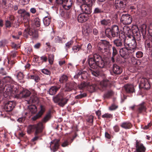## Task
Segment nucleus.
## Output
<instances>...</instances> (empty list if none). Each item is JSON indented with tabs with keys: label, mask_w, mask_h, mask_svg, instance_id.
I'll use <instances>...</instances> for the list:
<instances>
[{
	"label": "nucleus",
	"mask_w": 152,
	"mask_h": 152,
	"mask_svg": "<svg viewBox=\"0 0 152 152\" xmlns=\"http://www.w3.org/2000/svg\"><path fill=\"white\" fill-rule=\"evenodd\" d=\"M4 94H5L7 95V96H10V95L13 96L14 95H18V90L15 88H14L13 85L11 84H7L5 86L4 88ZM5 96V95H4Z\"/></svg>",
	"instance_id": "obj_1"
},
{
	"label": "nucleus",
	"mask_w": 152,
	"mask_h": 152,
	"mask_svg": "<svg viewBox=\"0 0 152 152\" xmlns=\"http://www.w3.org/2000/svg\"><path fill=\"white\" fill-rule=\"evenodd\" d=\"M119 32L118 26L117 25L112 26V28H107L105 31V34L107 36L110 38L111 37H118Z\"/></svg>",
	"instance_id": "obj_2"
},
{
	"label": "nucleus",
	"mask_w": 152,
	"mask_h": 152,
	"mask_svg": "<svg viewBox=\"0 0 152 152\" xmlns=\"http://www.w3.org/2000/svg\"><path fill=\"white\" fill-rule=\"evenodd\" d=\"M111 47L110 43L105 40H103L98 45V50L103 53L107 54L109 51V48Z\"/></svg>",
	"instance_id": "obj_3"
},
{
	"label": "nucleus",
	"mask_w": 152,
	"mask_h": 152,
	"mask_svg": "<svg viewBox=\"0 0 152 152\" xmlns=\"http://www.w3.org/2000/svg\"><path fill=\"white\" fill-rule=\"evenodd\" d=\"M123 41L125 47L131 51V53H133V36L126 37L124 35Z\"/></svg>",
	"instance_id": "obj_4"
},
{
	"label": "nucleus",
	"mask_w": 152,
	"mask_h": 152,
	"mask_svg": "<svg viewBox=\"0 0 152 152\" xmlns=\"http://www.w3.org/2000/svg\"><path fill=\"white\" fill-rule=\"evenodd\" d=\"M53 101L55 103L58 102V105L63 107L67 102L68 99L63 98V94L62 93L58 94L56 96L53 98Z\"/></svg>",
	"instance_id": "obj_5"
},
{
	"label": "nucleus",
	"mask_w": 152,
	"mask_h": 152,
	"mask_svg": "<svg viewBox=\"0 0 152 152\" xmlns=\"http://www.w3.org/2000/svg\"><path fill=\"white\" fill-rule=\"evenodd\" d=\"M92 2H88V3L83 4L78 6V7L80 9L82 12L85 14H89L91 12V7Z\"/></svg>",
	"instance_id": "obj_6"
},
{
	"label": "nucleus",
	"mask_w": 152,
	"mask_h": 152,
	"mask_svg": "<svg viewBox=\"0 0 152 152\" xmlns=\"http://www.w3.org/2000/svg\"><path fill=\"white\" fill-rule=\"evenodd\" d=\"M119 53L120 56L124 59L129 58L132 59L133 56V53H131V51L129 50L125 47L120 49Z\"/></svg>",
	"instance_id": "obj_7"
},
{
	"label": "nucleus",
	"mask_w": 152,
	"mask_h": 152,
	"mask_svg": "<svg viewBox=\"0 0 152 152\" xmlns=\"http://www.w3.org/2000/svg\"><path fill=\"white\" fill-rule=\"evenodd\" d=\"M19 13L21 14V16L23 18V22L26 25H29V20L30 18L29 12H26L24 10H20L18 11Z\"/></svg>",
	"instance_id": "obj_8"
},
{
	"label": "nucleus",
	"mask_w": 152,
	"mask_h": 152,
	"mask_svg": "<svg viewBox=\"0 0 152 152\" xmlns=\"http://www.w3.org/2000/svg\"><path fill=\"white\" fill-rule=\"evenodd\" d=\"M91 57L89 56L88 57V64L90 67L93 69H96L97 68V62L96 61V58H95V55Z\"/></svg>",
	"instance_id": "obj_9"
},
{
	"label": "nucleus",
	"mask_w": 152,
	"mask_h": 152,
	"mask_svg": "<svg viewBox=\"0 0 152 152\" xmlns=\"http://www.w3.org/2000/svg\"><path fill=\"white\" fill-rule=\"evenodd\" d=\"M59 139H55L52 140L50 142V147L52 151L55 152L58 150L59 146Z\"/></svg>",
	"instance_id": "obj_10"
},
{
	"label": "nucleus",
	"mask_w": 152,
	"mask_h": 152,
	"mask_svg": "<svg viewBox=\"0 0 152 152\" xmlns=\"http://www.w3.org/2000/svg\"><path fill=\"white\" fill-rule=\"evenodd\" d=\"M139 87L146 89H149L150 88V85L148 80L145 78H142L139 84Z\"/></svg>",
	"instance_id": "obj_11"
},
{
	"label": "nucleus",
	"mask_w": 152,
	"mask_h": 152,
	"mask_svg": "<svg viewBox=\"0 0 152 152\" xmlns=\"http://www.w3.org/2000/svg\"><path fill=\"white\" fill-rule=\"evenodd\" d=\"M121 21L124 24H129L132 21V18L129 14H123L121 17Z\"/></svg>",
	"instance_id": "obj_12"
},
{
	"label": "nucleus",
	"mask_w": 152,
	"mask_h": 152,
	"mask_svg": "<svg viewBox=\"0 0 152 152\" xmlns=\"http://www.w3.org/2000/svg\"><path fill=\"white\" fill-rule=\"evenodd\" d=\"M135 147L136 152H145V148L140 141L136 140Z\"/></svg>",
	"instance_id": "obj_13"
},
{
	"label": "nucleus",
	"mask_w": 152,
	"mask_h": 152,
	"mask_svg": "<svg viewBox=\"0 0 152 152\" xmlns=\"http://www.w3.org/2000/svg\"><path fill=\"white\" fill-rule=\"evenodd\" d=\"M16 105L14 101H9L6 103L4 106V109L7 112L11 111Z\"/></svg>",
	"instance_id": "obj_14"
},
{
	"label": "nucleus",
	"mask_w": 152,
	"mask_h": 152,
	"mask_svg": "<svg viewBox=\"0 0 152 152\" xmlns=\"http://www.w3.org/2000/svg\"><path fill=\"white\" fill-rule=\"evenodd\" d=\"M111 71L116 75L121 74L123 71L122 68L119 65L116 64H114L111 68Z\"/></svg>",
	"instance_id": "obj_15"
},
{
	"label": "nucleus",
	"mask_w": 152,
	"mask_h": 152,
	"mask_svg": "<svg viewBox=\"0 0 152 152\" xmlns=\"http://www.w3.org/2000/svg\"><path fill=\"white\" fill-rule=\"evenodd\" d=\"M114 5L116 9H124L125 6L126 4L122 0H115Z\"/></svg>",
	"instance_id": "obj_16"
},
{
	"label": "nucleus",
	"mask_w": 152,
	"mask_h": 152,
	"mask_svg": "<svg viewBox=\"0 0 152 152\" xmlns=\"http://www.w3.org/2000/svg\"><path fill=\"white\" fill-rule=\"evenodd\" d=\"M76 84L74 82H69L66 84L65 90L70 91L72 90H75L76 89Z\"/></svg>",
	"instance_id": "obj_17"
},
{
	"label": "nucleus",
	"mask_w": 152,
	"mask_h": 152,
	"mask_svg": "<svg viewBox=\"0 0 152 152\" xmlns=\"http://www.w3.org/2000/svg\"><path fill=\"white\" fill-rule=\"evenodd\" d=\"M95 58H96V61L97 62V67H99L101 68H103L104 66L105 63L104 61L102 59L101 57L99 55H95Z\"/></svg>",
	"instance_id": "obj_18"
},
{
	"label": "nucleus",
	"mask_w": 152,
	"mask_h": 152,
	"mask_svg": "<svg viewBox=\"0 0 152 152\" xmlns=\"http://www.w3.org/2000/svg\"><path fill=\"white\" fill-rule=\"evenodd\" d=\"M88 19V15L84 13L79 14L77 18L78 21L80 23L84 22L87 20Z\"/></svg>",
	"instance_id": "obj_19"
},
{
	"label": "nucleus",
	"mask_w": 152,
	"mask_h": 152,
	"mask_svg": "<svg viewBox=\"0 0 152 152\" xmlns=\"http://www.w3.org/2000/svg\"><path fill=\"white\" fill-rule=\"evenodd\" d=\"M72 4V0H66L62 4L63 7L66 10L69 9Z\"/></svg>",
	"instance_id": "obj_20"
},
{
	"label": "nucleus",
	"mask_w": 152,
	"mask_h": 152,
	"mask_svg": "<svg viewBox=\"0 0 152 152\" xmlns=\"http://www.w3.org/2000/svg\"><path fill=\"white\" fill-rule=\"evenodd\" d=\"M24 26L26 27V28L24 30L23 35L24 37L28 38V36L30 35L31 31H32L33 29L30 28L29 25H28L24 24Z\"/></svg>",
	"instance_id": "obj_21"
},
{
	"label": "nucleus",
	"mask_w": 152,
	"mask_h": 152,
	"mask_svg": "<svg viewBox=\"0 0 152 152\" xmlns=\"http://www.w3.org/2000/svg\"><path fill=\"white\" fill-rule=\"evenodd\" d=\"M40 108L41 110L38 113L32 118L33 121H35L39 118L44 113L45 111V108L42 105H41Z\"/></svg>",
	"instance_id": "obj_22"
},
{
	"label": "nucleus",
	"mask_w": 152,
	"mask_h": 152,
	"mask_svg": "<svg viewBox=\"0 0 152 152\" xmlns=\"http://www.w3.org/2000/svg\"><path fill=\"white\" fill-rule=\"evenodd\" d=\"M31 94L30 92L26 89H24L20 93L19 96L20 98H26Z\"/></svg>",
	"instance_id": "obj_23"
},
{
	"label": "nucleus",
	"mask_w": 152,
	"mask_h": 152,
	"mask_svg": "<svg viewBox=\"0 0 152 152\" xmlns=\"http://www.w3.org/2000/svg\"><path fill=\"white\" fill-rule=\"evenodd\" d=\"M42 122H39L37 124L34 125L35 129H36L35 134H37L42 131L43 128Z\"/></svg>",
	"instance_id": "obj_24"
},
{
	"label": "nucleus",
	"mask_w": 152,
	"mask_h": 152,
	"mask_svg": "<svg viewBox=\"0 0 152 152\" xmlns=\"http://www.w3.org/2000/svg\"><path fill=\"white\" fill-rule=\"evenodd\" d=\"M123 29L124 33L126 35V37L133 36V32L129 27L124 26Z\"/></svg>",
	"instance_id": "obj_25"
},
{
	"label": "nucleus",
	"mask_w": 152,
	"mask_h": 152,
	"mask_svg": "<svg viewBox=\"0 0 152 152\" xmlns=\"http://www.w3.org/2000/svg\"><path fill=\"white\" fill-rule=\"evenodd\" d=\"M87 89L90 92H93L95 91L97 88V85L95 84L88 83Z\"/></svg>",
	"instance_id": "obj_26"
},
{
	"label": "nucleus",
	"mask_w": 152,
	"mask_h": 152,
	"mask_svg": "<svg viewBox=\"0 0 152 152\" xmlns=\"http://www.w3.org/2000/svg\"><path fill=\"white\" fill-rule=\"evenodd\" d=\"M14 18L12 16H11L9 18V20L6 21L5 26L6 28H10L11 27L14 21Z\"/></svg>",
	"instance_id": "obj_27"
},
{
	"label": "nucleus",
	"mask_w": 152,
	"mask_h": 152,
	"mask_svg": "<svg viewBox=\"0 0 152 152\" xmlns=\"http://www.w3.org/2000/svg\"><path fill=\"white\" fill-rule=\"evenodd\" d=\"M59 88L60 87H57L56 86L51 87L49 90V94L52 95L55 94Z\"/></svg>",
	"instance_id": "obj_28"
},
{
	"label": "nucleus",
	"mask_w": 152,
	"mask_h": 152,
	"mask_svg": "<svg viewBox=\"0 0 152 152\" xmlns=\"http://www.w3.org/2000/svg\"><path fill=\"white\" fill-rule=\"evenodd\" d=\"M2 81L7 84H12L13 83V80L10 77H6L2 80Z\"/></svg>",
	"instance_id": "obj_29"
},
{
	"label": "nucleus",
	"mask_w": 152,
	"mask_h": 152,
	"mask_svg": "<svg viewBox=\"0 0 152 152\" xmlns=\"http://www.w3.org/2000/svg\"><path fill=\"white\" fill-rule=\"evenodd\" d=\"M124 87L127 92L131 93L133 92V86L132 85L127 84L125 85Z\"/></svg>",
	"instance_id": "obj_30"
},
{
	"label": "nucleus",
	"mask_w": 152,
	"mask_h": 152,
	"mask_svg": "<svg viewBox=\"0 0 152 152\" xmlns=\"http://www.w3.org/2000/svg\"><path fill=\"white\" fill-rule=\"evenodd\" d=\"M109 81L107 80H104L101 82L100 85L102 88H105L107 87L109 84Z\"/></svg>",
	"instance_id": "obj_31"
},
{
	"label": "nucleus",
	"mask_w": 152,
	"mask_h": 152,
	"mask_svg": "<svg viewBox=\"0 0 152 152\" xmlns=\"http://www.w3.org/2000/svg\"><path fill=\"white\" fill-rule=\"evenodd\" d=\"M113 55L112 56L111 58V61L113 63H114L115 61V58L117 54V50L114 47H113Z\"/></svg>",
	"instance_id": "obj_32"
},
{
	"label": "nucleus",
	"mask_w": 152,
	"mask_h": 152,
	"mask_svg": "<svg viewBox=\"0 0 152 152\" xmlns=\"http://www.w3.org/2000/svg\"><path fill=\"white\" fill-rule=\"evenodd\" d=\"M123 42H124V41H123V39L121 38L115 39L114 41V44L118 47L122 46Z\"/></svg>",
	"instance_id": "obj_33"
},
{
	"label": "nucleus",
	"mask_w": 152,
	"mask_h": 152,
	"mask_svg": "<svg viewBox=\"0 0 152 152\" xmlns=\"http://www.w3.org/2000/svg\"><path fill=\"white\" fill-rule=\"evenodd\" d=\"M51 118V114L50 113H49L46 114L45 116L42 120V122L43 123H45L48 121Z\"/></svg>",
	"instance_id": "obj_34"
},
{
	"label": "nucleus",
	"mask_w": 152,
	"mask_h": 152,
	"mask_svg": "<svg viewBox=\"0 0 152 152\" xmlns=\"http://www.w3.org/2000/svg\"><path fill=\"white\" fill-rule=\"evenodd\" d=\"M51 21V19L48 16L45 17L43 20V22L44 25L48 26L50 24Z\"/></svg>",
	"instance_id": "obj_35"
},
{
	"label": "nucleus",
	"mask_w": 152,
	"mask_h": 152,
	"mask_svg": "<svg viewBox=\"0 0 152 152\" xmlns=\"http://www.w3.org/2000/svg\"><path fill=\"white\" fill-rule=\"evenodd\" d=\"M111 22V20L107 19H104L100 21L101 24L104 26L110 25Z\"/></svg>",
	"instance_id": "obj_36"
},
{
	"label": "nucleus",
	"mask_w": 152,
	"mask_h": 152,
	"mask_svg": "<svg viewBox=\"0 0 152 152\" xmlns=\"http://www.w3.org/2000/svg\"><path fill=\"white\" fill-rule=\"evenodd\" d=\"M30 36H31L33 39H37L38 37V32L35 30H33L32 31H31L30 33Z\"/></svg>",
	"instance_id": "obj_37"
},
{
	"label": "nucleus",
	"mask_w": 152,
	"mask_h": 152,
	"mask_svg": "<svg viewBox=\"0 0 152 152\" xmlns=\"http://www.w3.org/2000/svg\"><path fill=\"white\" fill-rule=\"evenodd\" d=\"M121 126L123 128L127 129H129L131 127L130 123L128 122H124L121 125Z\"/></svg>",
	"instance_id": "obj_38"
},
{
	"label": "nucleus",
	"mask_w": 152,
	"mask_h": 152,
	"mask_svg": "<svg viewBox=\"0 0 152 152\" xmlns=\"http://www.w3.org/2000/svg\"><path fill=\"white\" fill-rule=\"evenodd\" d=\"M144 102L142 103L140 106L138 110V112L140 113L144 111H145L146 107L144 105Z\"/></svg>",
	"instance_id": "obj_39"
},
{
	"label": "nucleus",
	"mask_w": 152,
	"mask_h": 152,
	"mask_svg": "<svg viewBox=\"0 0 152 152\" xmlns=\"http://www.w3.org/2000/svg\"><path fill=\"white\" fill-rule=\"evenodd\" d=\"M68 80V77L65 75H62L59 79V81L61 83L65 82Z\"/></svg>",
	"instance_id": "obj_40"
},
{
	"label": "nucleus",
	"mask_w": 152,
	"mask_h": 152,
	"mask_svg": "<svg viewBox=\"0 0 152 152\" xmlns=\"http://www.w3.org/2000/svg\"><path fill=\"white\" fill-rule=\"evenodd\" d=\"M113 94V92L111 90L108 91L105 93L104 95V99L108 98Z\"/></svg>",
	"instance_id": "obj_41"
},
{
	"label": "nucleus",
	"mask_w": 152,
	"mask_h": 152,
	"mask_svg": "<svg viewBox=\"0 0 152 152\" xmlns=\"http://www.w3.org/2000/svg\"><path fill=\"white\" fill-rule=\"evenodd\" d=\"M88 84V82H83L78 85V87L80 89H82L85 88H87V86Z\"/></svg>",
	"instance_id": "obj_42"
},
{
	"label": "nucleus",
	"mask_w": 152,
	"mask_h": 152,
	"mask_svg": "<svg viewBox=\"0 0 152 152\" xmlns=\"http://www.w3.org/2000/svg\"><path fill=\"white\" fill-rule=\"evenodd\" d=\"M29 108L30 112L32 113H35L37 112V108L35 105H33L30 106Z\"/></svg>",
	"instance_id": "obj_43"
},
{
	"label": "nucleus",
	"mask_w": 152,
	"mask_h": 152,
	"mask_svg": "<svg viewBox=\"0 0 152 152\" xmlns=\"http://www.w3.org/2000/svg\"><path fill=\"white\" fill-rule=\"evenodd\" d=\"M37 99V98L36 97L34 96H31L30 99L28 101H27L28 103L29 104L34 103L35 102Z\"/></svg>",
	"instance_id": "obj_44"
},
{
	"label": "nucleus",
	"mask_w": 152,
	"mask_h": 152,
	"mask_svg": "<svg viewBox=\"0 0 152 152\" xmlns=\"http://www.w3.org/2000/svg\"><path fill=\"white\" fill-rule=\"evenodd\" d=\"M29 78L31 79H34L36 82H38L40 80V78L37 75H31L29 76Z\"/></svg>",
	"instance_id": "obj_45"
},
{
	"label": "nucleus",
	"mask_w": 152,
	"mask_h": 152,
	"mask_svg": "<svg viewBox=\"0 0 152 152\" xmlns=\"http://www.w3.org/2000/svg\"><path fill=\"white\" fill-rule=\"evenodd\" d=\"M34 22L35 25L37 27H39L40 25V19L38 18H36L34 19Z\"/></svg>",
	"instance_id": "obj_46"
},
{
	"label": "nucleus",
	"mask_w": 152,
	"mask_h": 152,
	"mask_svg": "<svg viewBox=\"0 0 152 152\" xmlns=\"http://www.w3.org/2000/svg\"><path fill=\"white\" fill-rule=\"evenodd\" d=\"M54 56L53 54H50L48 55V60L49 63L50 64H52L54 60Z\"/></svg>",
	"instance_id": "obj_47"
},
{
	"label": "nucleus",
	"mask_w": 152,
	"mask_h": 152,
	"mask_svg": "<svg viewBox=\"0 0 152 152\" xmlns=\"http://www.w3.org/2000/svg\"><path fill=\"white\" fill-rule=\"evenodd\" d=\"M103 12V11L101 9L97 7L95 8L94 13L95 14L100 13Z\"/></svg>",
	"instance_id": "obj_48"
},
{
	"label": "nucleus",
	"mask_w": 152,
	"mask_h": 152,
	"mask_svg": "<svg viewBox=\"0 0 152 152\" xmlns=\"http://www.w3.org/2000/svg\"><path fill=\"white\" fill-rule=\"evenodd\" d=\"M34 129H35L34 125L29 126L27 127V132L28 134L31 133Z\"/></svg>",
	"instance_id": "obj_49"
},
{
	"label": "nucleus",
	"mask_w": 152,
	"mask_h": 152,
	"mask_svg": "<svg viewBox=\"0 0 152 152\" xmlns=\"http://www.w3.org/2000/svg\"><path fill=\"white\" fill-rule=\"evenodd\" d=\"M80 47L79 45L75 46L72 48V50L75 52H77L80 49Z\"/></svg>",
	"instance_id": "obj_50"
},
{
	"label": "nucleus",
	"mask_w": 152,
	"mask_h": 152,
	"mask_svg": "<svg viewBox=\"0 0 152 152\" xmlns=\"http://www.w3.org/2000/svg\"><path fill=\"white\" fill-rule=\"evenodd\" d=\"M30 0H20L19 3L22 5H25L28 4Z\"/></svg>",
	"instance_id": "obj_51"
},
{
	"label": "nucleus",
	"mask_w": 152,
	"mask_h": 152,
	"mask_svg": "<svg viewBox=\"0 0 152 152\" xmlns=\"http://www.w3.org/2000/svg\"><path fill=\"white\" fill-rule=\"evenodd\" d=\"M73 43L72 41L71 40L66 44L65 48L66 49H67L71 47Z\"/></svg>",
	"instance_id": "obj_52"
},
{
	"label": "nucleus",
	"mask_w": 152,
	"mask_h": 152,
	"mask_svg": "<svg viewBox=\"0 0 152 152\" xmlns=\"http://www.w3.org/2000/svg\"><path fill=\"white\" fill-rule=\"evenodd\" d=\"M94 117L92 115L89 116L87 119V122L89 123L92 124L93 122Z\"/></svg>",
	"instance_id": "obj_53"
},
{
	"label": "nucleus",
	"mask_w": 152,
	"mask_h": 152,
	"mask_svg": "<svg viewBox=\"0 0 152 152\" xmlns=\"http://www.w3.org/2000/svg\"><path fill=\"white\" fill-rule=\"evenodd\" d=\"M92 49V46L91 43H88L87 46V52L88 53H90L91 52Z\"/></svg>",
	"instance_id": "obj_54"
},
{
	"label": "nucleus",
	"mask_w": 152,
	"mask_h": 152,
	"mask_svg": "<svg viewBox=\"0 0 152 152\" xmlns=\"http://www.w3.org/2000/svg\"><path fill=\"white\" fill-rule=\"evenodd\" d=\"M42 72L43 74L47 75H50L51 74L50 71L47 69H42Z\"/></svg>",
	"instance_id": "obj_55"
},
{
	"label": "nucleus",
	"mask_w": 152,
	"mask_h": 152,
	"mask_svg": "<svg viewBox=\"0 0 152 152\" xmlns=\"http://www.w3.org/2000/svg\"><path fill=\"white\" fill-rule=\"evenodd\" d=\"M90 71L91 72L92 74L95 76V77H97L99 75V72L98 71H93L91 69L90 70Z\"/></svg>",
	"instance_id": "obj_56"
},
{
	"label": "nucleus",
	"mask_w": 152,
	"mask_h": 152,
	"mask_svg": "<svg viewBox=\"0 0 152 152\" xmlns=\"http://www.w3.org/2000/svg\"><path fill=\"white\" fill-rule=\"evenodd\" d=\"M17 77L19 80H21L23 78V75L21 72L18 73L17 75Z\"/></svg>",
	"instance_id": "obj_57"
},
{
	"label": "nucleus",
	"mask_w": 152,
	"mask_h": 152,
	"mask_svg": "<svg viewBox=\"0 0 152 152\" xmlns=\"http://www.w3.org/2000/svg\"><path fill=\"white\" fill-rule=\"evenodd\" d=\"M86 93H84L83 94H81L75 97V98L76 99H80L83 97H86Z\"/></svg>",
	"instance_id": "obj_58"
},
{
	"label": "nucleus",
	"mask_w": 152,
	"mask_h": 152,
	"mask_svg": "<svg viewBox=\"0 0 152 152\" xmlns=\"http://www.w3.org/2000/svg\"><path fill=\"white\" fill-rule=\"evenodd\" d=\"M7 41L5 40H3L0 41V48L4 47L6 44Z\"/></svg>",
	"instance_id": "obj_59"
},
{
	"label": "nucleus",
	"mask_w": 152,
	"mask_h": 152,
	"mask_svg": "<svg viewBox=\"0 0 152 152\" xmlns=\"http://www.w3.org/2000/svg\"><path fill=\"white\" fill-rule=\"evenodd\" d=\"M102 117L103 118H110L112 117V115L109 113H105L102 115Z\"/></svg>",
	"instance_id": "obj_60"
},
{
	"label": "nucleus",
	"mask_w": 152,
	"mask_h": 152,
	"mask_svg": "<svg viewBox=\"0 0 152 152\" xmlns=\"http://www.w3.org/2000/svg\"><path fill=\"white\" fill-rule=\"evenodd\" d=\"M62 39L60 37L57 36L56 37L55 39V42L56 43H61Z\"/></svg>",
	"instance_id": "obj_61"
},
{
	"label": "nucleus",
	"mask_w": 152,
	"mask_h": 152,
	"mask_svg": "<svg viewBox=\"0 0 152 152\" xmlns=\"http://www.w3.org/2000/svg\"><path fill=\"white\" fill-rule=\"evenodd\" d=\"M66 0H56L55 4L57 5L62 4Z\"/></svg>",
	"instance_id": "obj_62"
},
{
	"label": "nucleus",
	"mask_w": 152,
	"mask_h": 152,
	"mask_svg": "<svg viewBox=\"0 0 152 152\" xmlns=\"http://www.w3.org/2000/svg\"><path fill=\"white\" fill-rule=\"evenodd\" d=\"M143 53L141 51H138L136 53V57L138 58L142 57L143 56Z\"/></svg>",
	"instance_id": "obj_63"
},
{
	"label": "nucleus",
	"mask_w": 152,
	"mask_h": 152,
	"mask_svg": "<svg viewBox=\"0 0 152 152\" xmlns=\"http://www.w3.org/2000/svg\"><path fill=\"white\" fill-rule=\"evenodd\" d=\"M7 74V72L4 70L3 68H1L0 69V74L2 75H6Z\"/></svg>",
	"instance_id": "obj_64"
}]
</instances>
